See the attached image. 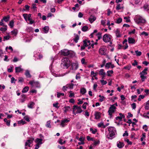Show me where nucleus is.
I'll list each match as a JSON object with an SVG mask.
<instances>
[{
	"instance_id": "nucleus-1",
	"label": "nucleus",
	"mask_w": 149,
	"mask_h": 149,
	"mask_svg": "<svg viewBox=\"0 0 149 149\" xmlns=\"http://www.w3.org/2000/svg\"><path fill=\"white\" fill-rule=\"evenodd\" d=\"M108 130L109 133L107 135V137L109 139H112L117 134L116 129L113 127H110L108 128Z\"/></svg>"
},
{
	"instance_id": "nucleus-2",
	"label": "nucleus",
	"mask_w": 149,
	"mask_h": 149,
	"mask_svg": "<svg viewBox=\"0 0 149 149\" xmlns=\"http://www.w3.org/2000/svg\"><path fill=\"white\" fill-rule=\"evenodd\" d=\"M61 66L63 68H68L70 65V61L67 58H65L61 60Z\"/></svg>"
},
{
	"instance_id": "nucleus-3",
	"label": "nucleus",
	"mask_w": 149,
	"mask_h": 149,
	"mask_svg": "<svg viewBox=\"0 0 149 149\" xmlns=\"http://www.w3.org/2000/svg\"><path fill=\"white\" fill-rule=\"evenodd\" d=\"M117 106H118V104L117 103L111 105L110 107H109L108 111L110 117H112V114L116 111V107Z\"/></svg>"
},
{
	"instance_id": "nucleus-4",
	"label": "nucleus",
	"mask_w": 149,
	"mask_h": 149,
	"mask_svg": "<svg viewBox=\"0 0 149 149\" xmlns=\"http://www.w3.org/2000/svg\"><path fill=\"white\" fill-rule=\"evenodd\" d=\"M134 20L137 24L144 23L146 22V20L139 15H136L134 17Z\"/></svg>"
},
{
	"instance_id": "nucleus-5",
	"label": "nucleus",
	"mask_w": 149,
	"mask_h": 149,
	"mask_svg": "<svg viewBox=\"0 0 149 149\" xmlns=\"http://www.w3.org/2000/svg\"><path fill=\"white\" fill-rule=\"evenodd\" d=\"M112 38V36L109 34H105L103 37V40L105 42H108L111 40Z\"/></svg>"
},
{
	"instance_id": "nucleus-6",
	"label": "nucleus",
	"mask_w": 149,
	"mask_h": 149,
	"mask_svg": "<svg viewBox=\"0 0 149 149\" xmlns=\"http://www.w3.org/2000/svg\"><path fill=\"white\" fill-rule=\"evenodd\" d=\"M73 107V113L75 115H76V113H80L82 112V109L80 107L75 105Z\"/></svg>"
},
{
	"instance_id": "nucleus-7",
	"label": "nucleus",
	"mask_w": 149,
	"mask_h": 149,
	"mask_svg": "<svg viewBox=\"0 0 149 149\" xmlns=\"http://www.w3.org/2000/svg\"><path fill=\"white\" fill-rule=\"evenodd\" d=\"M29 84L33 87L39 88L40 87V84L38 82L31 81H29Z\"/></svg>"
},
{
	"instance_id": "nucleus-8",
	"label": "nucleus",
	"mask_w": 149,
	"mask_h": 149,
	"mask_svg": "<svg viewBox=\"0 0 149 149\" xmlns=\"http://www.w3.org/2000/svg\"><path fill=\"white\" fill-rule=\"evenodd\" d=\"M71 65V69L73 70H76L78 67V64L77 61L72 63Z\"/></svg>"
},
{
	"instance_id": "nucleus-9",
	"label": "nucleus",
	"mask_w": 149,
	"mask_h": 149,
	"mask_svg": "<svg viewBox=\"0 0 149 149\" xmlns=\"http://www.w3.org/2000/svg\"><path fill=\"white\" fill-rule=\"evenodd\" d=\"M70 121V120H69L66 119L63 120L61 121L60 125L62 127H63L67 125V123L68 122H69Z\"/></svg>"
},
{
	"instance_id": "nucleus-10",
	"label": "nucleus",
	"mask_w": 149,
	"mask_h": 149,
	"mask_svg": "<svg viewBox=\"0 0 149 149\" xmlns=\"http://www.w3.org/2000/svg\"><path fill=\"white\" fill-rule=\"evenodd\" d=\"M60 53L61 55L64 56H68L70 54L69 51L65 49L61 50Z\"/></svg>"
},
{
	"instance_id": "nucleus-11",
	"label": "nucleus",
	"mask_w": 149,
	"mask_h": 149,
	"mask_svg": "<svg viewBox=\"0 0 149 149\" xmlns=\"http://www.w3.org/2000/svg\"><path fill=\"white\" fill-rule=\"evenodd\" d=\"M106 49L104 47L101 48L99 49L100 54L101 55H105L106 54Z\"/></svg>"
},
{
	"instance_id": "nucleus-12",
	"label": "nucleus",
	"mask_w": 149,
	"mask_h": 149,
	"mask_svg": "<svg viewBox=\"0 0 149 149\" xmlns=\"http://www.w3.org/2000/svg\"><path fill=\"white\" fill-rule=\"evenodd\" d=\"M96 19V17L93 15H91L88 19V20L91 23H92Z\"/></svg>"
},
{
	"instance_id": "nucleus-13",
	"label": "nucleus",
	"mask_w": 149,
	"mask_h": 149,
	"mask_svg": "<svg viewBox=\"0 0 149 149\" xmlns=\"http://www.w3.org/2000/svg\"><path fill=\"white\" fill-rule=\"evenodd\" d=\"M105 67L106 68H107V69H109L110 68H113L115 66L114 65L112 64L111 63L108 62L106 63L105 65Z\"/></svg>"
},
{
	"instance_id": "nucleus-14",
	"label": "nucleus",
	"mask_w": 149,
	"mask_h": 149,
	"mask_svg": "<svg viewBox=\"0 0 149 149\" xmlns=\"http://www.w3.org/2000/svg\"><path fill=\"white\" fill-rule=\"evenodd\" d=\"M117 146L118 148H122L124 146V144L123 142L118 141L117 142Z\"/></svg>"
},
{
	"instance_id": "nucleus-15",
	"label": "nucleus",
	"mask_w": 149,
	"mask_h": 149,
	"mask_svg": "<svg viewBox=\"0 0 149 149\" xmlns=\"http://www.w3.org/2000/svg\"><path fill=\"white\" fill-rule=\"evenodd\" d=\"M15 69L16 73L20 72L23 70V69L21 68V66L15 67Z\"/></svg>"
},
{
	"instance_id": "nucleus-16",
	"label": "nucleus",
	"mask_w": 149,
	"mask_h": 149,
	"mask_svg": "<svg viewBox=\"0 0 149 149\" xmlns=\"http://www.w3.org/2000/svg\"><path fill=\"white\" fill-rule=\"evenodd\" d=\"M31 14H29L28 15V20L29 21V24H32L34 22V21L31 18Z\"/></svg>"
},
{
	"instance_id": "nucleus-17",
	"label": "nucleus",
	"mask_w": 149,
	"mask_h": 149,
	"mask_svg": "<svg viewBox=\"0 0 149 149\" xmlns=\"http://www.w3.org/2000/svg\"><path fill=\"white\" fill-rule=\"evenodd\" d=\"M42 140L43 139H42L37 138L36 139L35 142L36 143H37V144H39L41 145L42 143Z\"/></svg>"
},
{
	"instance_id": "nucleus-18",
	"label": "nucleus",
	"mask_w": 149,
	"mask_h": 149,
	"mask_svg": "<svg viewBox=\"0 0 149 149\" xmlns=\"http://www.w3.org/2000/svg\"><path fill=\"white\" fill-rule=\"evenodd\" d=\"M128 43L130 44H134L135 43V40L132 38H128Z\"/></svg>"
},
{
	"instance_id": "nucleus-19",
	"label": "nucleus",
	"mask_w": 149,
	"mask_h": 149,
	"mask_svg": "<svg viewBox=\"0 0 149 149\" xmlns=\"http://www.w3.org/2000/svg\"><path fill=\"white\" fill-rule=\"evenodd\" d=\"M34 104L35 103L34 102H31L28 104V107L29 108L32 109Z\"/></svg>"
},
{
	"instance_id": "nucleus-20",
	"label": "nucleus",
	"mask_w": 149,
	"mask_h": 149,
	"mask_svg": "<svg viewBox=\"0 0 149 149\" xmlns=\"http://www.w3.org/2000/svg\"><path fill=\"white\" fill-rule=\"evenodd\" d=\"M10 18V16L8 15L6 16H5L3 17V21L6 22H7L9 20Z\"/></svg>"
},
{
	"instance_id": "nucleus-21",
	"label": "nucleus",
	"mask_w": 149,
	"mask_h": 149,
	"mask_svg": "<svg viewBox=\"0 0 149 149\" xmlns=\"http://www.w3.org/2000/svg\"><path fill=\"white\" fill-rule=\"evenodd\" d=\"M17 33L18 31L17 30L15 29L11 31V34L12 35L16 36L17 34Z\"/></svg>"
},
{
	"instance_id": "nucleus-22",
	"label": "nucleus",
	"mask_w": 149,
	"mask_h": 149,
	"mask_svg": "<svg viewBox=\"0 0 149 149\" xmlns=\"http://www.w3.org/2000/svg\"><path fill=\"white\" fill-rule=\"evenodd\" d=\"M115 33L117 37L120 38L121 37V34L120 33V31L118 29H117Z\"/></svg>"
},
{
	"instance_id": "nucleus-23",
	"label": "nucleus",
	"mask_w": 149,
	"mask_h": 149,
	"mask_svg": "<svg viewBox=\"0 0 149 149\" xmlns=\"http://www.w3.org/2000/svg\"><path fill=\"white\" fill-rule=\"evenodd\" d=\"M25 74L27 77L30 78L31 77V75L29 71L28 70L26 71Z\"/></svg>"
},
{
	"instance_id": "nucleus-24",
	"label": "nucleus",
	"mask_w": 149,
	"mask_h": 149,
	"mask_svg": "<svg viewBox=\"0 0 149 149\" xmlns=\"http://www.w3.org/2000/svg\"><path fill=\"white\" fill-rule=\"evenodd\" d=\"M73 86L74 84H73L70 83L69 84H67L66 85V88L72 89L73 88Z\"/></svg>"
},
{
	"instance_id": "nucleus-25",
	"label": "nucleus",
	"mask_w": 149,
	"mask_h": 149,
	"mask_svg": "<svg viewBox=\"0 0 149 149\" xmlns=\"http://www.w3.org/2000/svg\"><path fill=\"white\" fill-rule=\"evenodd\" d=\"M148 70V68H146L144 69V70L140 73V74H143V75H146L147 74V72L146 71Z\"/></svg>"
},
{
	"instance_id": "nucleus-26",
	"label": "nucleus",
	"mask_w": 149,
	"mask_h": 149,
	"mask_svg": "<svg viewBox=\"0 0 149 149\" xmlns=\"http://www.w3.org/2000/svg\"><path fill=\"white\" fill-rule=\"evenodd\" d=\"M104 70L103 69H101L99 71V74L100 75H102L104 76L106 74L105 72H104Z\"/></svg>"
},
{
	"instance_id": "nucleus-27",
	"label": "nucleus",
	"mask_w": 149,
	"mask_h": 149,
	"mask_svg": "<svg viewBox=\"0 0 149 149\" xmlns=\"http://www.w3.org/2000/svg\"><path fill=\"white\" fill-rule=\"evenodd\" d=\"M79 39V37L78 35H76L75 36L74 38L73 39L74 41L75 42H77L78 40Z\"/></svg>"
},
{
	"instance_id": "nucleus-28",
	"label": "nucleus",
	"mask_w": 149,
	"mask_h": 149,
	"mask_svg": "<svg viewBox=\"0 0 149 149\" xmlns=\"http://www.w3.org/2000/svg\"><path fill=\"white\" fill-rule=\"evenodd\" d=\"M140 77L141 78V80L142 82L145 81V80L146 79V76H145L143 74H140Z\"/></svg>"
},
{
	"instance_id": "nucleus-29",
	"label": "nucleus",
	"mask_w": 149,
	"mask_h": 149,
	"mask_svg": "<svg viewBox=\"0 0 149 149\" xmlns=\"http://www.w3.org/2000/svg\"><path fill=\"white\" fill-rule=\"evenodd\" d=\"M100 114L99 112H96L95 114V119H98L100 118Z\"/></svg>"
},
{
	"instance_id": "nucleus-30",
	"label": "nucleus",
	"mask_w": 149,
	"mask_h": 149,
	"mask_svg": "<svg viewBox=\"0 0 149 149\" xmlns=\"http://www.w3.org/2000/svg\"><path fill=\"white\" fill-rule=\"evenodd\" d=\"M49 30V28L48 26H45L43 29V31L45 33H47L48 32Z\"/></svg>"
},
{
	"instance_id": "nucleus-31",
	"label": "nucleus",
	"mask_w": 149,
	"mask_h": 149,
	"mask_svg": "<svg viewBox=\"0 0 149 149\" xmlns=\"http://www.w3.org/2000/svg\"><path fill=\"white\" fill-rule=\"evenodd\" d=\"M125 117V116L124 115H123L122 116H118L116 118V120H119L121 121L122 118H124Z\"/></svg>"
},
{
	"instance_id": "nucleus-32",
	"label": "nucleus",
	"mask_w": 149,
	"mask_h": 149,
	"mask_svg": "<svg viewBox=\"0 0 149 149\" xmlns=\"http://www.w3.org/2000/svg\"><path fill=\"white\" fill-rule=\"evenodd\" d=\"M144 10H146L148 11L149 10V4H146L143 6Z\"/></svg>"
},
{
	"instance_id": "nucleus-33",
	"label": "nucleus",
	"mask_w": 149,
	"mask_h": 149,
	"mask_svg": "<svg viewBox=\"0 0 149 149\" xmlns=\"http://www.w3.org/2000/svg\"><path fill=\"white\" fill-rule=\"evenodd\" d=\"M29 89V87L28 86L25 87L22 91V92L23 93H26L28 91Z\"/></svg>"
},
{
	"instance_id": "nucleus-34",
	"label": "nucleus",
	"mask_w": 149,
	"mask_h": 149,
	"mask_svg": "<svg viewBox=\"0 0 149 149\" xmlns=\"http://www.w3.org/2000/svg\"><path fill=\"white\" fill-rule=\"evenodd\" d=\"M86 92V89L84 88H83L80 90V93L82 94H84Z\"/></svg>"
},
{
	"instance_id": "nucleus-35",
	"label": "nucleus",
	"mask_w": 149,
	"mask_h": 149,
	"mask_svg": "<svg viewBox=\"0 0 149 149\" xmlns=\"http://www.w3.org/2000/svg\"><path fill=\"white\" fill-rule=\"evenodd\" d=\"M14 22L13 20H11L9 22V25L10 26L11 28H13L14 26Z\"/></svg>"
},
{
	"instance_id": "nucleus-36",
	"label": "nucleus",
	"mask_w": 149,
	"mask_h": 149,
	"mask_svg": "<svg viewBox=\"0 0 149 149\" xmlns=\"http://www.w3.org/2000/svg\"><path fill=\"white\" fill-rule=\"evenodd\" d=\"M88 29V26H84L82 28L81 30L82 31L85 32L87 31Z\"/></svg>"
},
{
	"instance_id": "nucleus-37",
	"label": "nucleus",
	"mask_w": 149,
	"mask_h": 149,
	"mask_svg": "<svg viewBox=\"0 0 149 149\" xmlns=\"http://www.w3.org/2000/svg\"><path fill=\"white\" fill-rule=\"evenodd\" d=\"M46 126L48 128L51 127V122L50 121H48L47 122Z\"/></svg>"
},
{
	"instance_id": "nucleus-38",
	"label": "nucleus",
	"mask_w": 149,
	"mask_h": 149,
	"mask_svg": "<svg viewBox=\"0 0 149 149\" xmlns=\"http://www.w3.org/2000/svg\"><path fill=\"white\" fill-rule=\"evenodd\" d=\"M64 108L65 109L64 110V112L65 113L70 109V107L68 106H65L64 107Z\"/></svg>"
},
{
	"instance_id": "nucleus-39",
	"label": "nucleus",
	"mask_w": 149,
	"mask_h": 149,
	"mask_svg": "<svg viewBox=\"0 0 149 149\" xmlns=\"http://www.w3.org/2000/svg\"><path fill=\"white\" fill-rule=\"evenodd\" d=\"M145 109H146L149 110V101H148L145 106Z\"/></svg>"
},
{
	"instance_id": "nucleus-40",
	"label": "nucleus",
	"mask_w": 149,
	"mask_h": 149,
	"mask_svg": "<svg viewBox=\"0 0 149 149\" xmlns=\"http://www.w3.org/2000/svg\"><path fill=\"white\" fill-rule=\"evenodd\" d=\"M113 73V71L112 70H108L107 72V76H111V74Z\"/></svg>"
},
{
	"instance_id": "nucleus-41",
	"label": "nucleus",
	"mask_w": 149,
	"mask_h": 149,
	"mask_svg": "<svg viewBox=\"0 0 149 149\" xmlns=\"http://www.w3.org/2000/svg\"><path fill=\"white\" fill-rule=\"evenodd\" d=\"M135 52L137 56H140L141 54V52L140 51H139L138 50L135 51Z\"/></svg>"
},
{
	"instance_id": "nucleus-42",
	"label": "nucleus",
	"mask_w": 149,
	"mask_h": 149,
	"mask_svg": "<svg viewBox=\"0 0 149 149\" xmlns=\"http://www.w3.org/2000/svg\"><path fill=\"white\" fill-rule=\"evenodd\" d=\"M10 38V36L9 35H8V36H4L3 37L4 39L3 40L4 41H5V40H8Z\"/></svg>"
},
{
	"instance_id": "nucleus-43",
	"label": "nucleus",
	"mask_w": 149,
	"mask_h": 149,
	"mask_svg": "<svg viewBox=\"0 0 149 149\" xmlns=\"http://www.w3.org/2000/svg\"><path fill=\"white\" fill-rule=\"evenodd\" d=\"M90 130L91 132H92V133L93 134H95L97 132V130L96 129H93L92 128L90 129Z\"/></svg>"
},
{
	"instance_id": "nucleus-44",
	"label": "nucleus",
	"mask_w": 149,
	"mask_h": 149,
	"mask_svg": "<svg viewBox=\"0 0 149 149\" xmlns=\"http://www.w3.org/2000/svg\"><path fill=\"white\" fill-rule=\"evenodd\" d=\"M17 123L18 124H22V125H24L26 123V122L25 121L22 120L20 121H18Z\"/></svg>"
},
{
	"instance_id": "nucleus-45",
	"label": "nucleus",
	"mask_w": 149,
	"mask_h": 149,
	"mask_svg": "<svg viewBox=\"0 0 149 149\" xmlns=\"http://www.w3.org/2000/svg\"><path fill=\"white\" fill-rule=\"evenodd\" d=\"M122 8H123L121 7L120 5V4H118L116 7V9L117 10H120Z\"/></svg>"
},
{
	"instance_id": "nucleus-46",
	"label": "nucleus",
	"mask_w": 149,
	"mask_h": 149,
	"mask_svg": "<svg viewBox=\"0 0 149 149\" xmlns=\"http://www.w3.org/2000/svg\"><path fill=\"white\" fill-rule=\"evenodd\" d=\"M64 0H55L54 1L55 3H57L60 4H61Z\"/></svg>"
},
{
	"instance_id": "nucleus-47",
	"label": "nucleus",
	"mask_w": 149,
	"mask_h": 149,
	"mask_svg": "<svg viewBox=\"0 0 149 149\" xmlns=\"http://www.w3.org/2000/svg\"><path fill=\"white\" fill-rule=\"evenodd\" d=\"M70 95H69V97H74V93L72 92L71 91H70Z\"/></svg>"
},
{
	"instance_id": "nucleus-48",
	"label": "nucleus",
	"mask_w": 149,
	"mask_h": 149,
	"mask_svg": "<svg viewBox=\"0 0 149 149\" xmlns=\"http://www.w3.org/2000/svg\"><path fill=\"white\" fill-rule=\"evenodd\" d=\"M3 21H4L3 19L1 20V21L0 22V25L2 26H3L6 27L7 26L5 25L3 23Z\"/></svg>"
},
{
	"instance_id": "nucleus-49",
	"label": "nucleus",
	"mask_w": 149,
	"mask_h": 149,
	"mask_svg": "<svg viewBox=\"0 0 149 149\" xmlns=\"http://www.w3.org/2000/svg\"><path fill=\"white\" fill-rule=\"evenodd\" d=\"M23 16L25 20L27 21V18H28V15L27 14H23Z\"/></svg>"
},
{
	"instance_id": "nucleus-50",
	"label": "nucleus",
	"mask_w": 149,
	"mask_h": 149,
	"mask_svg": "<svg viewBox=\"0 0 149 149\" xmlns=\"http://www.w3.org/2000/svg\"><path fill=\"white\" fill-rule=\"evenodd\" d=\"M122 21V19L121 18H120L118 19L116 21V23L118 24H119Z\"/></svg>"
},
{
	"instance_id": "nucleus-51",
	"label": "nucleus",
	"mask_w": 149,
	"mask_h": 149,
	"mask_svg": "<svg viewBox=\"0 0 149 149\" xmlns=\"http://www.w3.org/2000/svg\"><path fill=\"white\" fill-rule=\"evenodd\" d=\"M94 145L95 146H96L97 145H98L100 143V141L99 140L98 141H95L94 142Z\"/></svg>"
},
{
	"instance_id": "nucleus-52",
	"label": "nucleus",
	"mask_w": 149,
	"mask_h": 149,
	"mask_svg": "<svg viewBox=\"0 0 149 149\" xmlns=\"http://www.w3.org/2000/svg\"><path fill=\"white\" fill-rule=\"evenodd\" d=\"M146 134L145 133H143L142 134V137L141 138V141H143V139H144L146 137Z\"/></svg>"
},
{
	"instance_id": "nucleus-53",
	"label": "nucleus",
	"mask_w": 149,
	"mask_h": 149,
	"mask_svg": "<svg viewBox=\"0 0 149 149\" xmlns=\"http://www.w3.org/2000/svg\"><path fill=\"white\" fill-rule=\"evenodd\" d=\"M34 140V139L33 138H32V139H31L27 140V141L26 142H27V143H32Z\"/></svg>"
},
{
	"instance_id": "nucleus-54",
	"label": "nucleus",
	"mask_w": 149,
	"mask_h": 149,
	"mask_svg": "<svg viewBox=\"0 0 149 149\" xmlns=\"http://www.w3.org/2000/svg\"><path fill=\"white\" fill-rule=\"evenodd\" d=\"M58 102H56L55 103H54L53 104V106L54 107H55L57 108H58L59 107L58 106Z\"/></svg>"
},
{
	"instance_id": "nucleus-55",
	"label": "nucleus",
	"mask_w": 149,
	"mask_h": 149,
	"mask_svg": "<svg viewBox=\"0 0 149 149\" xmlns=\"http://www.w3.org/2000/svg\"><path fill=\"white\" fill-rule=\"evenodd\" d=\"M91 75H93V77H95L97 76L96 73H95V72L93 71H92L91 72Z\"/></svg>"
},
{
	"instance_id": "nucleus-56",
	"label": "nucleus",
	"mask_w": 149,
	"mask_h": 149,
	"mask_svg": "<svg viewBox=\"0 0 149 149\" xmlns=\"http://www.w3.org/2000/svg\"><path fill=\"white\" fill-rule=\"evenodd\" d=\"M7 29V28L6 27L4 28L1 27L0 29V31L3 32L5 31Z\"/></svg>"
},
{
	"instance_id": "nucleus-57",
	"label": "nucleus",
	"mask_w": 149,
	"mask_h": 149,
	"mask_svg": "<svg viewBox=\"0 0 149 149\" xmlns=\"http://www.w3.org/2000/svg\"><path fill=\"white\" fill-rule=\"evenodd\" d=\"M61 95L64 96V94L63 93H58L57 96L58 97H60Z\"/></svg>"
},
{
	"instance_id": "nucleus-58",
	"label": "nucleus",
	"mask_w": 149,
	"mask_h": 149,
	"mask_svg": "<svg viewBox=\"0 0 149 149\" xmlns=\"http://www.w3.org/2000/svg\"><path fill=\"white\" fill-rule=\"evenodd\" d=\"M22 97L24 99H23L21 100V102H23L25 100H24V98H25V96L24 95H22Z\"/></svg>"
},
{
	"instance_id": "nucleus-59",
	"label": "nucleus",
	"mask_w": 149,
	"mask_h": 149,
	"mask_svg": "<svg viewBox=\"0 0 149 149\" xmlns=\"http://www.w3.org/2000/svg\"><path fill=\"white\" fill-rule=\"evenodd\" d=\"M132 108L133 109H135L136 108V104L135 103H133L131 104Z\"/></svg>"
},
{
	"instance_id": "nucleus-60",
	"label": "nucleus",
	"mask_w": 149,
	"mask_h": 149,
	"mask_svg": "<svg viewBox=\"0 0 149 149\" xmlns=\"http://www.w3.org/2000/svg\"><path fill=\"white\" fill-rule=\"evenodd\" d=\"M101 82L102 85H105L107 83V82L104 80H101Z\"/></svg>"
},
{
	"instance_id": "nucleus-61",
	"label": "nucleus",
	"mask_w": 149,
	"mask_h": 149,
	"mask_svg": "<svg viewBox=\"0 0 149 149\" xmlns=\"http://www.w3.org/2000/svg\"><path fill=\"white\" fill-rule=\"evenodd\" d=\"M141 35H144L145 36H147L148 35V34L145 31H143L141 33Z\"/></svg>"
},
{
	"instance_id": "nucleus-62",
	"label": "nucleus",
	"mask_w": 149,
	"mask_h": 149,
	"mask_svg": "<svg viewBox=\"0 0 149 149\" xmlns=\"http://www.w3.org/2000/svg\"><path fill=\"white\" fill-rule=\"evenodd\" d=\"M24 81L22 77H20L18 79V82H22Z\"/></svg>"
},
{
	"instance_id": "nucleus-63",
	"label": "nucleus",
	"mask_w": 149,
	"mask_h": 149,
	"mask_svg": "<svg viewBox=\"0 0 149 149\" xmlns=\"http://www.w3.org/2000/svg\"><path fill=\"white\" fill-rule=\"evenodd\" d=\"M143 128L146 131H148V128H147V126L146 125H144L143 127Z\"/></svg>"
},
{
	"instance_id": "nucleus-64",
	"label": "nucleus",
	"mask_w": 149,
	"mask_h": 149,
	"mask_svg": "<svg viewBox=\"0 0 149 149\" xmlns=\"http://www.w3.org/2000/svg\"><path fill=\"white\" fill-rule=\"evenodd\" d=\"M24 119L27 121L29 122L30 121L29 118L27 116H25Z\"/></svg>"
}]
</instances>
